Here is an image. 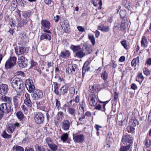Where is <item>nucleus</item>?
Masks as SVG:
<instances>
[{
	"mask_svg": "<svg viewBox=\"0 0 151 151\" xmlns=\"http://www.w3.org/2000/svg\"><path fill=\"white\" fill-rule=\"evenodd\" d=\"M1 136L4 139H9L12 138V135L8 134L5 130L3 131L2 133Z\"/></svg>",
	"mask_w": 151,
	"mask_h": 151,
	"instance_id": "cd10ccee",
	"label": "nucleus"
},
{
	"mask_svg": "<svg viewBox=\"0 0 151 151\" xmlns=\"http://www.w3.org/2000/svg\"><path fill=\"white\" fill-rule=\"evenodd\" d=\"M25 84L28 91L30 93H32L35 89L32 80L30 78L26 80Z\"/></svg>",
	"mask_w": 151,
	"mask_h": 151,
	"instance_id": "7ed1b4c3",
	"label": "nucleus"
},
{
	"mask_svg": "<svg viewBox=\"0 0 151 151\" xmlns=\"http://www.w3.org/2000/svg\"><path fill=\"white\" fill-rule=\"evenodd\" d=\"M122 141L124 145H130L133 143V138L129 135H125L122 137Z\"/></svg>",
	"mask_w": 151,
	"mask_h": 151,
	"instance_id": "9d476101",
	"label": "nucleus"
},
{
	"mask_svg": "<svg viewBox=\"0 0 151 151\" xmlns=\"http://www.w3.org/2000/svg\"><path fill=\"white\" fill-rule=\"evenodd\" d=\"M144 142L145 145L147 147H149L151 146V140H150L146 139Z\"/></svg>",
	"mask_w": 151,
	"mask_h": 151,
	"instance_id": "4c0bfd02",
	"label": "nucleus"
},
{
	"mask_svg": "<svg viewBox=\"0 0 151 151\" xmlns=\"http://www.w3.org/2000/svg\"><path fill=\"white\" fill-rule=\"evenodd\" d=\"M110 66H111L112 68H115L116 67L117 65L116 64L114 60H111L109 64Z\"/></svg>",
	"mask_w": 151,
	"mask_h": 151,
	"instance_id": "8fccbe9b",
	"label": "nucleus"
},
{
	"mask_svg": "<svg viewBox=\"0 0 151 151\" xmlns=\"http://www.w3.org/2000/svg\"><path fill=\"white\" fill-rule=\"evenodd\" d=\"M136 123H132L131 126H128L127 127V129L129 133H133L134 132L135 128L134 127L136 126Z\"/></svg>",
	"mask_w": 151,
	"mask_h": 151,
	"instance_id": "b1692460",
	"label": "nucleus"
},
{
	"mask_svg": "<svg viewBox=\"0 0 151 151\" xmlns=\"http://www.w3.org/2000/svg\"><path fill=\"white\" fill-rule=\"evenodd\" d=\"M79 109L78 112V116H79L80 115H81L82 116V114H83L84 109H83V110H81V108L80 107H79Z\"/></svg>",
	"mask_w": 151,
	"mask_h": 151,
	"instance_id": "5fc2aeb1",
	"label": "nucleus"
},
{
	"mask_svg": "<svg viewBox=\"0 0 151 151\" xmlns=\"http://www.w3.org/2000/svg\"><path fill=\"white\" fill-rule=\"evenodd\" d=\"M68 134L67 133H63L60 137L61 140L64 142L68 138Z\"/></svg>",
	"mask_w": 151,
	"mask_h": 151,
	"instance_id": "f704fd0d",
	"label": "nucleus"
},
{
	"mask_svg": "<svg viewBox=\"0 0 151 151\" xmlns=\"http://www.w3.org/2000/svg\"><path fill=\"white\" fill-rule=\"evenodd\" d=\"M15 50L16 54L19 55L24 54L26 52V49L25 47L21 46L15 47Z\"/></svg>",
	"mask_w": 151,
	"mask_h": 151,
	"instance_id": "dca6fc26",
	"label": "nucleus"
},
{
	"mask_svg": "<svg viewBox=\"0 0 151 151\" xmlns=\"http://www.w3.org/2000/svg\"><path fill=\"white\" fill-rule=\"evenodd\" d=\"M86 51H84V47L82 48V50L81 49L78 51L77 52L75 53L76 55L80 58H82L86 55Z\"/></svg>",
	"mask_w": 151,
	"mask_h": 151,
	"instance_id": "aec40b11",
	"label": "nucleus"
},
{
	"mask_svg": "<svg viewBox=\"0 0 151 151\" xmlns=\"http://www.w3.org/2000/svg\"><path fill=\"white\" fill-rule=\"evenodd\" d=\"M68 88L67 84H65L62 86L60 89V96L61 95H64L67 93L68 91Z\"/></svg>",
	"mask_w": 151,
	"mask_h": 151,
	"instance_id": "412c9836",
	"label": "nucleus"
},
{
	"mask_svg": "<svg viewBox=\"0 0 151 151\" xmlns=\"http://www.w3.org/2000/svg\"><path fill=\"white\" fill-rule=\"evenodd\" d=\"M70 54V52L68 50H64L61 51L60 56L63 58H65L68 57Z\"/></svg>",
	"mask_w": 151,
	"mask_h": 151,
	"instance_id": "4be33fe9",
	"label": "nucleus"
},
{
	"mask_svg": "<svg viewBox=\"0 0 151 151\" xmlns=\"http://www.w3.org/2000/svg\"><path fill=\"white\" fill-rule=\"evenodd\" d=\"M109 30V27L107 26H104L103 25L102 31L104 32H108Z\"/></svg>",
	"mask_w": 151,
	"mask_h": 151,
	"instance_id": "864d4df0",
	"label": "nucleus"
},
{
	"mask_svg": "<svg viewBox=\"0 0 151 151\" xmlns=\"http://www.w3.org/2000/svg\"><path fill=\"white\" fill-rule=\"evenodd\" d=\"M48 146L52 151H55L57 149L58 147L57 145L54 142L52 143Z\"/></svg>",
	"mask_w": 151,
	"mask_h": 151,
	"instance_id": "72a5a7b5",
	"label": "nucleus"
},
{
	"mask_svg": "<svg viewBox=\"0 0 151 151\" xmlns=\"http://www.w3.org/2000/svg\"><path fill=\"white\" fill-rule=\"evenodd\" d=\"M123 4L126 7H128L129 6V3L127 1H124L123 2Z\"/></svg>",
	"mask_w": 151,
	"mask_h": 151,
	"instance_id": "4d7b16f0",
	"label": "nucleus"
},
{
	"mask_svg": "<svg viewBox=\"0 0 151 151\" xmlns=\"http://www.w3.org/2000/svg\"><path fill=\"white\" fill-rule=\"evenodd\" d=\"M18 63L20 68H24L27 65V59L25 58L24 56H21L18 58Z\"/></svg>",
	"mask_w": 151,
	"mask_h": 151,
	"instance_id": "9b49d317",
	"label": "nucleus"
},
{
	"mask_svg": "<svg viewBox=\"0 0 151 151\" xmlns=\"http://www.w3.org/2000/svg\"><path fill=\"white\" fill-rule=\"evenodd\" d=\"M13 99L14 108L17 109L19 106V99L13 97Z\"/></svg>",
	"mask_w": 151,
	"mask_h": 151,
	"instance_id": "c756f323",
	"label": "nucleus"
},
{
	"mask_svg": "<svg viewBox=\"0 0 151 151\" xmlns=\"http://www.w3.org/2000/svg\"><path fill=\"white\" fill-rule=\"evenodd\" d=\"M11 112V107L9 105H7L6 103H3L0 105V113L1 114H7Z\"/></svg>",
	"mask_w": 151,
	"mask_h": 151,
	"instance_id": "423d86ee",
	"label": "nucleus"
},
{
	"mask_svg": "<svg viewBox=\"0 0 151 151\" xmlns=\"http://www.w3.org/2000/svg\"><path fill=\"white\" fill-rule=\"evenodd\" d=\"M55 107L57 108L58 110H60L61 108V107L60 106L61 104L59 100H58V99H56L55 100Z\"/></svg>",
	"mask_w": 151,
	"mask_h": 151,
	"instance_id": "49530a36",
	"label": "nucleus"
},
{
	"mask_svg": "<svg viewBox=\"0 0 151 151\" xmlns=\"http://www.w3.org/2000/svg\"><path fill=\"white\" fill-rule=\"evenodd\" d=\"M68 111L69 114L73 117L71 119H70V121L68 120H67L66 121L67 123H72L73 122H74V120H76L75 115L76 114V110L74 108L71 107H69L68 108Z\"/></svg>",
	"mask_w": 151,
	"mask_h": 151,
	"instance_id": "ddd939ff",
	"label": "nucleus"
},
{
	"mask_svg": "<svg viewBox=\"0 0 151 151\" xmlns=\"http://www.w3.org/2000/svg\"><path fill=\"white\" fill-rule=\"evenodd\" d=\"M144 73L146 76H148L150 74V72L148 70H144Z\"/></svg>",
	"mask_w": 151,
	"mask_h": 151,
	"instance_id": "e2e57ef3",
	"label": "nucleus"
},
{
	"mask_svg": "<svg viewBox=\"0 0 151 151\" xmlns=\"http://www.w3.org/2000/svg\"><path fill=\"white\" fill-rule=\"evenodd\" d=\"M32 93V97L35 100L41 99L43 97L42 91L39 89H35Z\"/></svg>",
	"mask_w": 151,
	"mask_h": 151,
	"instance_id": "39448f33",
	"label": "nucleus"
},
{
	"mask_svg": "<svg viewBox=\"0 0 151 151\" xmlns=\"http://www.w3.org/2000/svg\"><path fill=\"white\" fill-rule=\"evenodd\" d=\"M73 139L75 142L82 143L84 140L85 136L81 134H79L78 132L73 134Z\"/></svg>",
	"mask_w": 151,
	"mask_h": 151,
	"instance_id": "20e7f679",
	"label": "nucleus"
},
{
	"mask_svg": "<svg viewBox=\"0 0 151 151\" xmlns=\"http://www.w3.org/2000/svg\"><path fill=\"white\" fill-rule=\"evenodd\" d=\"M16 115L18 119L20 121H22L24 119L23 114L21 111H17L16 114Z\"/></svg>",
	"mask_w": 151,
	"mask_h": 151,
	"instance_id": "bb28decb",
	"label": "nucleus"
},
{
	"mask_svg": "<svg viewBox=\"0 0 151 151\" xmlns=\"http://www.w3.org/2000/svg\"><path fill=\"white\" fill-rule=\"evenodd\" d=\"M16 61V57L14 56L10 57L5 63V68L8 69L13 68L15 66Z\"/></svg>",
	"mask_w": 151,
	"mask_h": 151,
	"instance_id": "f03ea898",
	"label": "nucleus"
},
{
	"mask_svg": "<svg viewBox=\"0 0 151 151\" xmlns=\"http://www.w3.org/2000/svg\"><path fill=\"white\" fill-rule=\"evenodd\" d=\"M42 28L43 29L44 31L48 33H51L50 30H48L50 28V23L48 20H42L41 22Z\"/></svg>",
	"mask_w": 151,
	"mask_h": 151,
	"instance_id": "6e6552de",
	"label": "nucleus"
},
{
	"mask_svg": "<svg viewBox=\"0 0 151 151\" xmlns=\"http://www.w3.org/2000/svg\"><path fill=\"white\" fill-rule=\"evenodd\" d=\"M36 151H45V149L43 147H41L38 145L35 146Z\"/></svg>",
	"mask_w": 151,
	"mask_h": 151,
	"instance_id": "09e8293b",
	"label": "nucleus"
},
{
	"mask_svg": "<svg viewBox=\"0 0 151 151\" xmlns=\"http://www.w3.org/2000/svg\"><path fill=\"white\" fill-rule=\"evenodd\" d=\"M36 103L37 104V109H40L42 110L43 109V107L40 106L41 104L40 102L36 101Z\"/></svg>",
	"mask_w": 151,
	"mask_h": 151,
	"instance_id": "603ef678",
	"label": "nucleus"
},
{
	"mask_svg": "<svg viewBox=\"0 0 151 151\" xmlns=\"http://www.w3.org/2000/svg\"><path fill=\"white\" fill-rule=\"evenodd\" d=\"M23 16L24 18H27L29 16V14L28 12H26L23 14Z\"/></svg>",
	"mask_w": 151,
	"mask_h": 151,
	"instance_id": "0e129e2a",
	"label": "nucleus"
},
{
	"mask_svg": "<svg viewBox=\"0 0 151 151\" xmlns=\"http://www.w3.org/2000/svg\"><path fill=\"white\" fill-rule=\"evenodd\" d=\"M131 148V145H128L125 146H122L120 149V151H127Z\"/></svg>",
	"mask_w": 151,
	"mask_h": 151,
	"instance_id": "e433bc0d",
	"label": "nucleus"
},
{
	"mask_svg": "<svg viewBox=\"0 0 151 151\" xmlns=\"http://www.w3.org/2000/svg\"><path fill=\"white\" fill-rule=\"evenodd\" d=\"M70 123H63L62 126L63 128L65 130L68 129L70 127Z\"/></svg>",
	"mask_w": 151,
	"mask_h": 151,
	"instance_id": "a18cd8bd",
	"label": "nucleus"
},
{
	"mask_svg": "<svg viewBox=\"0 0 151 151\" xmlns=\"http://www.w3.org/2000/svg\"><path fill=\"white\" fill-rule=\"evenodd\" d=\"M66 73L69 74H76L78 71V66L75 64L69 65L66 68Z\"/></svg>",
	"mask_w": 151,
	"mask_h": 151,
	"instance_id": "0eeeda50",
	"label": "nucleus"
},
{
	"mask_svg": "<svg viewBox=\"0 0 151 151\" xmlns=\"http://www.w3.org/2000/svg\"><path fill=\"white\" fill-rule=\"evenodd\" d=\"M75 93V89L73 87H70L69 89V95L70 96H73Z\"/></svg>",
	"mask_w": 151,
	"mask_h": 151,
	"instance_id": "a19ab883",
	"label": "nucleus"
},
{
	"mask_svg": "<svg viewBox=\"0 0 151 151\" xmlns=\"http://www.w3.org/2000/svg\"><path fill=\"white\" fill-rule=\"evenodd\" d=\"M75 102L76 103H78L79 101V97L78 96H76L75 99Z\"/></svg>",
	"mask_w": 151,
	"mask_h": 151,
	"instance_id": "774afa93",
	"label": "nucleus"
},
{
	"mask_svg": "<svg viewBox=\"0 0 151 151\" xmlns=\"http://www.w3.org/2000/svg\"><path fill=\"white\" fill-rule=\"evenodd\" d=\"M60 24L62 29L66 33H68L70 31L69 25L68 21L67 19L61 20L60 22Z\"/></svg>",
	"mask_w": 151,
	"mask_h": 151,
	"instance_id": "1a4fd4ad",
	"label": "nucleus"
},
{
	"mask_svg": "<svg viewBox=\"0 0 151 151\" xmlns=\"http://www.w3.org/2000/svg\"><path fill=\"white\" fill-rule=\"evenodd\" d=\"M83 47H84V51H86L87 53H90L92 51L91 48L89 47L86 46H83Z\"/></svg>",
	"mask_w": 151,
	"mask_h": 151,
	"instance_id": "ea45409f",
	"label": "nucleus"
},
{
	"mask_svg": "<svg viewBox=\"0 0 151 151\" xmlns=\"http://www.w3.org/2000/svg\"><path fill=\"white\" fill-rule=\"evenodd\" d=\"M70 48L73 52H75V53L77 52L78 51L81 49L79 46H75L74 45H71L70 47Z\"/></svg>",
	"mask_w": 151,
	"mask_h": 151,
	"instance_id": "c85d7f7f",
	"label": "nucleus"
},
{
	"mask_svg": "<svg viewBox=\"0 0 151 151\" xmlns=\"http://www.w3.org/2000/svg\"><path fill=\"white\" fill-rule=\"evenodd\" d=\"M54 92L57 95L60 96V93L58 91V89H54Z\"/></svg>",
	"mask_w": 151,
	"mask_h": 151,
	"instance_id": "69168bd1",
	"label": "nucleus"
},
{
	"mask_svg": "<svg viewBox=\"0 0 151 151\" xmlns=\"http://www.w3.org/2000/svg\"><path fill=\"white\" fill-rule=\"evenodd\" d=\"M45 3L51 7L53 5V2L52 0H44Z\"/></svg>",
	"mask_w": 151,
	"mask_h": 151,
	"instance_id": "58836bf2",
	"label": "nucleus"
},
{
	"mask_svg": "<svg viewBox=\"0 0 151 151\" xmlns=\"http://www.w3.org/2000/svg\"><path fill=\"white\" fill-rule=\"evenodd\" d=\"M97 96L95 94H90L88 97L89 104L92 106H95L97 103Z\"/></svg>",
	"mask_w": 151,
	"mask_h": 151,
	"instance_id": "f8f14e48",
	"label": "nucleus"
},
{
	"mask_svg": "<svg viewBox=\"0 0 151 151\" xmlns=\"http://www.w3.org/2000/svg\"><path fill=\"white\" fill-rule=\"evenodd\" d=\"M44 119L43 115L41 112H38L34 118L36 123H42L44 122Z\"/></svg>",
	"mask_w": 151,
	"mask_h": 151,
	"instance_id": "2eb2a0df",
	"label": "nucleus"
},
{
	"mask_svg": "<svg viewBox=\"0 0 151 151\" xmlns=\"http://www.w3.org/2000/svg\"><path fill=\"white\" fill-rule=\"evenodd\" d=\"M27 23V21L26 19H21L19 21V24L18 26L21 27L24 25H25Z\"/></svg>",
	"mask_w": 151,
	"mask_h": 151,
	"instance_id": "2f4dec72",
	"label": "nucleus"
},
{
	"mask_svg": "<svg viewBox=\"0 0 151 151\" xmlns=\"http://www.w3.org/2000/svg\"><path fill=\"white\" fill-rule=\"evenodd\" d=\"M137 122V123L138 122H137V120L135 119V118H132L131 120L129 121L130 123H136V122Z\"/></svg>",
	"mask_w": 151,
	"mask_h": 151,
	"instance_id": "052dcab7",
	"label": "nucleus"
},
{
	"mask_svg": "<svg viewBox=\"0 0 151 151\" xmlns=\"http://www.w3.org/2000/svg\"><path fill=\"white\" fill-rule=\"evenodd\" d=\"M8 90V86L2 84L0 86V94L2 95H6Z\"/></svg>",
	"mask_w": 151,
	"mask_h": 151,
	"instance_id": "f3484780",
	"label": "nucleus"
},
{
	"mask_svg": "<svg viewBox=\"0 0 151 151\" xmlns=\"http://www.w3.org/2000/svg\"><path fill=\"white\" fill-rule=\"evenodd\" d=\"M1 99L3 101L9 104V106L12 103V99L10 97L7 96H2Z\"/></svg>",
	"mask_w": 151,
	"mask_h": 151,
	"instance_id": "393cba45",
	"label": "nucleus"
},
{
	"mask_svg": "<svg viewBox=\"0 0 151 151\" xmlns=\"http://www.w3.org/2000/svg\"><path fill=\"white\" fill-rule=\"evenodd\" d=\"M77 28L79 32H82L85 31L84 28L82 26H78Z\"/></svg>",
	"mask_w": 151,
	"mask_h": 151,
	"instance_id": "6e6d98bb",
	"label": "nucleus"
},
{
	"mask_svg": "<svg viewBox=\"0 0 151 151\" xmlns=\"http://www.w3.org/2000/svg\"><path fill=\"white\" fill-rule=\"evenodd\" d=\"M99 85H94L93 86H90V91L92 93H95L99 91L101 88Z\"/></svg>",
	"mask_w": 151,
	"mask_h": 151,
	"instance_id": "6ab92c4d",
	"label": "nucleus"
},
{
	"mask_svg": "<svg viewBox=\"0 0 151 151\" xmlns=\"http://www.w3.org/2000/svg\"><path fill=\"white\" fill-rule=\"evenodd\" d=\"M137 61L138 63L139 62V56L137 57L136 58L132 60L131 62L132 65L133 67H135L137 65Z\"/></svg>",
	"mask_w": 151,
	"mask_h": 151,
	"instance_id": "c9c22d12",
	"label": "nucleus"
},
{
	"mask_svg": "<svg viewBox=\"0 0 151 151\" xmlns=\"http://www.w3.org/2000/svg\"><path fill=\"white\" fill-rule=\"evenodd\" d=\"M25 151H34V150L29 147H27L25 148Z\"/></svg>",
	"mask_w": 151,
	"mask_h": 151,
	"instance_id": "680f3d73",
	"label": "nucleus"
},
{
	"mask_svg": "<svg viewBox=\"0 0 151 151\" xmlns=\"http://www.w3.org/2000/svg\"><path fill=\"white\" fill-rule=\"evenodd\" d=\"M131 88L135 90L137 88V86L135 83H133L131 85Z\"/></svg>",
	"mask_w": 151,
	"mask_h": 151,
	"instance_id": "13d9d810",
	"label": "nucleus"
},
{
	"mask_svg": "<svg viewBox=\"0 0 151 151\" xmlns=\"http://www.w3.org/2000/svg\"><path fill=\"white\" fill-rule=\"evenodd\" d=\"M25 99L24 100V103L25 105L29 107L32 106V102L30 99L29 94L26 93L25 94Z\"/></svg>",
	"mask_w": 151,
	"mask_h": 151,
	"instance_id": "a211bd4d",
	"label": "nucleus"
},
{
	"mask_svg": "<svg viewBox=\"0 0 151 151\" xmlns=\"http://www.w3.org/2000/svg\"><path fill=\"white\" fill-rule=\"evenodd\" d=\"M108 76V73L106 71H104L101 74V77L104 80H106Z\"/></svg>",
	"mask_w": 151,
	"mask_h": 151,
	"instance_id": "473e14b6",
	"label": "nucleus"
},
{
	"mask_svg": "<svg viewBox=\"0 0 151 151\" xmlns=\"http://www.w3.org/2000/svg\"><path fill=\"white\" fill-rule=\"evenodd\" d=\"M21 95V94L20 93L18 92L17 93L16 95L14 96V97L19 99Z\"/></svg>",
	"mask_w": 151,
	"mask_h": 151,
	"instance_id": "338daca9",
	"label": "nucleus"
},
{
	"mask_svg": "<svg viewBox=\"0 0 151 151\" xmlns=\"http://www.w3.org/2000/svg\"><path fill=\"white\" fill-rule=\"evenodd\" d=\"M120 15L122 18H124L126 15V12L123 10L120 11Z\"/></svg>",
	"mask_w": 151,
	"mask_h": 151,
	"instance_id": "3c124183",
	"label": "nucleus"
},
{
	"mask_svg": "<svg viewBox=\"0 0 151 151\" xmlns=\"http://www.w3.org/2000/svg\"><path fill=\"white\" fill-rule=\"evenodd\" d=\"M45 144L46 143L47 144H48V146L53 142L51 139L49 137L47 138L45 140Z\"/></svg>",
	"mask_w": 151,
	"mask_h": 151,
	"instance_id": "c03bdc74",
	"label": "nucleus"
},
{
	"mask_svg": "<svg viewBox=\"0 0 151 151\" xmlns=\"http://www.w3.org/2000/svg\"><path fill=\"white\" fill-rule=\"evenodd\" d=\"M11 86L15 90L21 89L23 88V82L21 79L16 78L13 80Z\"/></svg>",
	"mask_w": 151,
	"mask_h": 151,
	"instance_id": "f257e3e1",
	"label": "nucleus"
},
{
	"mask_svg": "<svg viewBox=\"0 0 151 151\" xmlns=\"http://www.w3.org/2000/svg\"><path fill=\"white\" fill-rule=\"evenodd\" d=\"M51 39V37L50 35L46 33H43L40 37V40H41L44 39L48 40L50 41Z\"/></svg>",
	"mask_w": 151,
	"mask_h": 151,
	"instance_id": "5701e85b",
	"label": "nucleus"
},
{
	"mask_svg": "<svg viewBox=\"0 0 151 151\" xmlns=\"http://www.w3.org/2000/svg\"><path fill=\"white\" fill-rule=\"evenodd\" d=\"M121 44L125 49L127 50L128 49V46L126 40H124L121 41Z\"/></svg>",
	"mask_w": 151,
	"mask_h": 151,
	"instance_id": "79ce46f5",
	"label": "nucleus"
},
{
	"mask_svg": "<svg viewBox=\"0 0 151 151\" xmlns=\"http://www.w3.org/2000/svg\"><path fill=\"white\" fill-rule=\"evenodd\" d=\"M141 43L142 46L145 47L147 46L148 42L147 39L145 37H142Z\"/></svg>",
	"mask_w": 151,
	"mask_h": 151,
	"instance_id": "a878e982",
	"label": "nucleus"
},
{
	"mask_svg": "<svg viewBox=\"0 0 151 151\" xmlns=\"http://www.w3.org/2000/svg\"><path fill=\"white\" fill-rule=\"evenodd\" d=\"M19 123H9L8 124L7 126L6 131L9 134L12 133L14 131L16 127H18L19 126Z\"/></svg>",
	"mask_w": 151,
	"mask_h": 151,
	"instance_id": "4468645a",
	"label": "nucleus"
},
{
	"mask_svg": "<svg viewBox=\"0 0 151 151\" xmlns=\"http://www.w3.org/2000/svg\"><path fill=\"white\" fill-rule=\"evenodd\" d=\"M89 39L91 41L92 44L93 45H94L95 43V41L94 37L93 35L88 36Z\"/></svg>",
	"mask_w": 151,
	"mask_h": 151,
	"instance_id": "37998d69",
	"label": "nucleus"
},
{
	"mask_svg": "<svg viewBox=\"0 0 151 151\" xmlns=\"http://www.w3.org/2000/svg\"><path fill=\"white\" fill-rule=\"evenodd\" d=\"M57 116L60 117H61L62 118H63V112H62V111H59L58 112V114Z\"/></svg>",
	"mask_w": 151,
	"mask_h": 151,
	"instance_id": "bf43d9fd",
	"label": "nucleus"
},
{
	"mask_svg": "<svg viewBox=\"0 0 151 151\" xmlns=\"http://www.w3.org/2000/svg\"><path fill=\"white\" fill-rule=\"evenodd\" d=\"M86 107V103L84 99H83L82 102L80 104L79 107L81 108V110H83V109H84V108Z\"/></svg>",
	"mask_w": 151,
	"mask_h": 151,
	"instance_id": "de8ad7c7",
	"label": "nucleus"
},
{
	"mask_svg": "<svg viewBox=\"0 0 151 151\" xmlns=\"http://www.w3.org/2000/svg\"><path fill=\"white\" fill-rule=\"evenodd\" d=\"M12 149L16 151H24V149L23 147L17 145H15Z\"/></svg>",
	"mask_w": 151,
	"mask_h": 151,
	"instance_id": "7c9ffc66",
	"label": "nucleus"
}]
</instances>
